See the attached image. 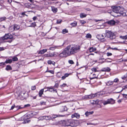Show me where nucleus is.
<instances>
[{
    "label": "nucleus",
    "instance_id": "obj_1",
    "mask_svg": "<svg viewBox=\"0 0 127 127\" xmlns=\"http://www.w3.org/2000/svg\"><path fill=\"white\" fill-rule=\"evenodd\" d=\"M80 48V46L78 45H69L59 54V56L61 57H64L70 56L79 51Z\"/></svg>",
    "mask_w": 127,
    "mask_h": 127
},
{
    "label": "nucleus",
    "instance_id": "obj_2",
    "mask_svg": "<svg viewBox=\"0 0 127 127\" xmlns=\"http://www.w3.org/2000/svg\"><path fill=\"white\" fill-rule=\"evenodd\" d=\"M112 11L115 13L118 14L116 17L127 16V11L124 10L121 11V8L120 6H113L111 7Z\"/></svg>",
    "mask_w": 127,
    "mask_h": 127
},
{
    "label": "nucleus",
    "instance_id": "obj_3",
    "mask_svg": "<svg viewBox=\"0 0 127 127\" xmlns=\"http://www.w3.org/2000/svg\"><path fill=\"white\" fill-rule=\"evenodd\" d=\"M75 122L74 120L72 119H67L63 120L62 124L64 126L73 127L75 126Z\"/></svg>",
    "mask_w": 127,
    "mask_h": 127
},
{
    "label": "nucleus",
    "instance_id": "obj_4",
    "mask_svg": "<svg viewBox=\"0 0 127 127\" xmlns=\"http://www.w3.org/2000/svg\"><path fill=\"white\" fill-rule=\"evenodd\" d=\"M105 35V37L109 38L111 39H115L116 37L115 32L108 30L106 31Z\"/></svg>",
    "mask_w": 127,
    "mask_h": 127
},
{
    "label": "nucleus",
    "instance_id": "obj_5",
    "mask_svg": "<svg viewBox=\"0 0 127 127\" xmlns=\"http://www.w3.org/2000/svg\"><path fill=\"white\" fill-rule=\"evenodd\" d=\"M115 100L112 98L108 99L107 100L103 102V104L105 105L108 104H112L115 103Z\"/></svg>",
    "mask_w": 127,
    "mask_h": 127
},
{
    "label": "nucleus",
    "instance_id": "obj_6",
    "mask_svg": "<svg viewBox=\"0 0 127 127\" xmlns=\"http://www.w3.org/2000/svg\"><path fill=\"white\" fill-rule=\"evenodd\" d=\"M13 36L12 35L9 33L5 34V35L2 37V39L4 40L7 39H11L12 38Z\"/></svg>",
    "mask_w": 127,
    "mask_h": 127
},
{
    "label": "nucleus",
    "instance_id": "obj_7",
    "mask_svg": "<svg viewBox=\"0 0 127 127\" xmlns=\"http://www.w3.org/2000/svg\"><path fill=\"white\" fill-rule=\"evenodd\" d=\"M105 36L104 37L102 34H98L96 36V37L99 40H100V41L102 42L105 41L106 39L105 38Z\"/></svg>",
    "mask_w": 127,
    "mask_h": 127
},
{
    "label": "nucleus",
    "instance_id": "obj_8",
    "mask_svg": "<svg viewBox=\"0 0 127 127\" xmlns=\"http://www.w3.org/2000/svg\"><path fill=\"white\" fill-rule=\"evenodd\" d=\"M47 91H49L51 92L53 91L55 92L56 93H57V91L56 89H55L54 88V87L52 86L47 87Z\"/></svg>",
    "mask_w": 127,
    "mask_h": 127
},
{
    "label": "nucleus",
    "instance_id": "obj_9",
    "mask_svg": "<svg viewBox=\"0 0 127 127\" xmlns=\"http://www.w3.org/2000/svg\"><path fill=\"white\" fill-rule=\"evenodd\" d=\"M64 115L53 114L51 116V120L52 121H53L54 120V119L56 117H64Z\"/></svg>",
    "mask_w": 127,
    "mask_h": 127
},
{
    "label": "nucleus",
    "instance_id": "obj_10",
    "mask_svg": "<svg viewBox=\"0 0 127 127\" xmlns=\"http://www.w3.org/2000/svg\"><path fill=\"white\" fill-rule=\"evenodd\" d=\"M71 117L72 118H76L77 119H78L80 117V115L78 113H75L72 114Z\"/></svg>",
    "mask_w": 127,
    "mask_h": 127
},
{
    "label": "nucleus",
    "instance_id": "obj_11",
    "mask_svg": "<svg viewBox=\"0 0 127 127\" xmlns=\"http://www.w3.org/2000/svg\"><path fill=\"white\" fill-rule=\"evenodd\" d=\"M95 97H96L95 94H92L88 95H86L85 96V98L86 99L87 98L90 99L92 98Z\"/></svg>",
    "mask_w": 127,
    "mask_h": 127
},
{
    "label": "nucleus",
    "instance_id": "obj_12",
    "mask_svg": "<svg viewBox=\"0 0 127 127\" xmlns=\"http://www.w3.org/2000/svg\"><path fill=\"white\" fill-rule=\"evenodd\" d=\"M60 47V46H57L54 45L51 46L49 50H54L57 48H59V47Z\"/></svg>",
    "mask_w": 127,
    "mask_h": 127
},
{
    "label": "nucleus",
    "instance_id": "obj_13",
    "mask_svg": "<svg viewBox=\"0 0 127 127\" xmlns=\"http://www.w3.org/2000/svg\"><path fill=\"white\" fill-rule=\"evenodd\" d=\"M107 23L108 25L113 26L115 24L116 22L113 20H111L107 22Z\"/></svg>",
    "mask_w": 127,
    "mask_h": 127
},
{
    "label": "nucleus",
    "instance_id": "obj_14",
    "mask_svg": "<svg viewBox=\"0 0 127 127\" xmlns=\"http://www.w3.org/2000/svg\"><path fill=\"white\" fill-rule=\"evenodd\" d=\"M61 112H63L67 110V109L66 106H62L61 107L60 109Z\"/></svg>",
    "mask_w": 127,
    "mask_h": 127
},
{
    "label": "nucleus",
    "instance_id": "obj_15",
    "mask_svg": "<svg viewBox=\"0 0 127 127\" xmlns=\"http://www.w3.org/2000/svg\"><path fill=\"white\" fill-rule=\"evenodd\" d=\"M110 70L109 68L107 67L102 68L101 70L102 71L109 72Z\"/></svg>",
    "mask_w": 127,
    "mask_h": 127
},
{
    "label": "nucleus",
    "instance_id": "obj_16",
    "mask_svg": "<svg viewBox=\"0 0 127 127\" xmlns=\"http://www.w3.org/2000/svg\"><path fill=\"white\" fill-rule=\"evenodd\" d=\"M47 49H44L39 51L38 52L39 54H42L47 52Z\"/></svg>",
    "mask_w": 127,
    "mask_h": 127
},
{
    "label": "nucleus",
    "instance_id": "obj_17",
    "mask_svg": "<svg viewBox=\"0 0 127 127\" xmlns=\"http://www.w3.org/2000/svg\"><path fill=\"white\" fill-rule=\"evenodd\" d=\"M89 50L90 52H92L95 51L96 49L95 47H92L89 48Z\"/></svg>",
    "mask_w": 127,
    "mask_h": 127
},
{
    "label": "nucleus",
    "instance_id": "obj_18",
    "mask_svg": "<svg viewBox=\"0 0 127 127\" xmlns=\"http://www.w3.org/2000/svg\"><path fill=\"white\" fill-rule=\"evenodd\" d=\"M15 30L13 26H12L10 27L9 28V31L10 32H11Z\"/></svg>",
    "mask_w": 127,
    "mask_h": 127
},
{
    "label": "nucleus",
    "instance_id": "obj_19",
    "mask_svg": "<svg viewBox=\"0 0 127 127\" xmlns=\"http://www.w3.org/2000/svg\"><path fill=\"white\" fill-rule=\"evenodd\" d=\"M94 113V112L92 111L91 112L87 111L85 113V115L86 116H88L89 115L92 114Z\"/></svg>",
    "mask_w": 127,
    "mask_h": 127
},
{
    "label": "nucleus",
    "instance_id": "obj_20",
    "mask_svg": "<svg viewBox=\"0 0 127 127\" xmlns=\"http://www.w3.org/2000/svg\"><path fill=\"white\" fill-rule=\"evenodd\" d=\"M5 69L7 71H9L12 70V69L10 65H6Z\"/></svg>",
    "mask_w": 127,
    "mask_h": 127
},
{
    "label": "nucleus",
    "instance_id": "obj_21",
    "mask_svg": "<svg viewBox=\"0 0 127 127\" xmlns=\"http://www.w3.org/2000/svg\"><path fill=\"white\" fill-rule=\"evenodd\" d=\"M15 108L17 110L20 109H23V106L22 105H17L16 106Z\"/></svg>",
    "mask_w": 127,
    "mask_h": 127
},
{
    "label": "nucleus",
    "instance_id": "obj_22",
    "mask_svg": "<svg viewBox=\"0 0 127 127\" xmlns=\"http://www.w3.org/2000/svg\"><path fill=\"white\" fill-rule=\"evenodd\" d=\"M44 119L46 120H51V116H43Z\"/></svg>",
    "mask_w": 127,
    "mask_h": 127
},
{
    "label": "nucleus",
    "instance_id": "obj_23",
    "mask_svg": "<svg viewBox=\"0 0 127 127\" xmlns=\"http://www.w3.org/2000/svg\"><path fill=\"white\" fill-rule=\"evenodd\" d=\"M15 30H17L19 29L20 28V26L17 24H15L13 26Z\"/></svg>",
    "mask_w": 127,
    "mask_h": 127
},
{
    "label": "nucleus",
    "instance_id": "obj_24",
    "mask_svg": "<svg viewBox=\"0 0 127 127\" xmlns=\"http://www.w3.org/2000/svg\"><path fill=\"white\" fill-rule=\"evenodd\" d=\"M47 63L48 64H52L53 65H55V63L54 61H52L51 60H49L48 61Z\"/></svg>",
    "mask_w": 127,
    "mask_h": 127
},
{
    "label": "nucleus",
    "instance_id": "obj_25",
    "mask_svg": "<svg viewBox=\"0 0 127 127\" xmlns=\"http://www.w3.org/2000/svg\"><path fill=\"white\" fill-rule=\"evenodd\" d=\"M52 10L54 13L56 12L58 10L54 6H51Z\"/></svg>",
    "mask_w": 127,
    "mask_h": 127
},
{
    "label": "nucleus",
    "instance_id": "obj_26",
    "mask_svg": "<svg viewBox=\"0 0 127 127\" xmlns=\"http://www.w3.org/2000/svg\"><path fill=\"white\" fill-rule=\"evenodd\" d=\"M44 91V89H41L39 92V95L40 97H41L43 94Z\"/></svg>",
    "mask_w": 127,
    "mask_h": 127
},
{
    "label": "nucleus",
    "instance_id": "obj_27",
    "mask_svg": "<svg viewBox=\"0 0 127 127\" xmlns=\"http://www.w3.org/2000/svg\"><path fill=\"white\" fill-rule=\"evenodd\" d=\"M120 38L124 40L127 39V34L124 36L121 35L120 36Z\"/></svg>",
    "mask_w": 127,
    "mask_h": 127
},
{
    "label": "nucleus",
    "instance_id": "obj_28",
    "mask_svg": "<svg viewBox=\"0 0 127 127\" xmlns=\"http://www.w3.org/2000/svg\"><path fill=\"white\" fill-rule=\"evenodd\" d=\"M113 83V82L112 81H109L106 83V85L107 86H110L112 85Z\"/></svg>",
    "mask_w": 127,
    "mask_h": 127
},
{
    "label": "nucleus",
    "instance_id": "obj_29",
    "mask_svg": "<svg viewBox=\"0 0 127 127\" xmlns=\"http://www.w3.org/2000/svg\"><path fill=\"white\" fill-rule=\"evenodd\" d=\"M12 62V60L11 59H8L7 60H6L4 62L6 63H11Z\"/></svg>",
    "mask_w": 127,
    "mask_h": 127
},
{
    "label": "nucleus",
    "instance_id": "obj_30",
    "mask_svg": "<svg viewBox=\"0 0 127 127\" xmlns=\"http://www.w3.org/2000/svg\"><path fill=\"white\" fill-rule=\"evenodd\" d=\"M77 22L76 21H74L70 24V25L73 27L76 26L77 25Z\"/></svg>",
    "mask_w": 127,
    "mask_h": 127
},
{
    "label": "nucleus",
    "instance_id": "obj_31",
    "mask_svg": "<svg viewBox=\"0 0 127 127\" xmlns=\"http://www.w3.org/2000/svg\"><path fill=\"white\" fill-rule=\"evenodd\" d=\"M68 30L66 29H63L62 32V33L63 34H65V33H68Z\"/></svg>",
    "mask_w": 127,
    "mask_h": 127
},
{
    "label": "nucleus",
    "instance_id": "obj_32",
    "mask_svg": "<svg viewBox=\"0 0 127 127\" xmlns=\"http://www.w3.org/2000/svg\"><path fill=\"white\" fill-rule=\"evenodd\" d=\"M45 57H52V53H50L48 54H45Z\"/></svg>",
    "mask_w": 127,
    "mask_h": 127
},
{
    "label": "nucleus",
    "instance_id": "obj_33",
    "mask_svg": "<svg viewBox=\"0 0 127 127\" xmlns=\"http://www.w3.org/2000/svg\"><path fill=\"white\" fill-rule=\"evenodd\" d=\"M52 57H55L57 56L58 55V54L56 52H54L53 53H52Z\"/></svg>",
    "mask_w": 127,
    "mask_h": 127
},
{
    "label": "nucleus",
    "instance_id": "obj_34",
    "mask_svg": "<svg viewBox=\"0 0 127 127\" xmlns=\"http://www.w3.org/2000/svg\"><path fill=\"white\" fill-rule=\"evenodd\" d=\"M52 57H55L57 56L58 55V54L56 52H54L53 53H52Z\"/></svg>",
    "mask_w": 127,
    "mask_h": 127
},
{
    "label": "nucleus",
    "instance_id": "obj_35",
    "mask_svg": "<svg viewBox=\"0 0 127 127\" xmlns=\"http://www.w3.org/2000/svg\"><path fill=\"white\" fill-rule=\"evenodd\" d=\"M86 15L84 13H81L80 14V16L81 18H83L86 17Z\"/></svg>",
    "mask_w": 127,
    "mask_h": 127
},
{
    "label": "nucleus",
    "instance_id": "obj_36",
    "mask_svg": "<svg viewBox=\"0 0 127 127\" xmlns=\"http://www.w3.org/2000/svg\"><path fill=\"white\" fill-rule=\"evenodd\" d=\"M36 26V24H35V22H34L31 23V25L29 26V27H34Z\"/></svg>",
    "mask_w": 127,
    "mask_h": 127
},
{
    "label": "nucleus",
    "instance_id": "obj_37",
    "mask_svg": "<svg viewBox=\"0 0 127 127\" xmlns=\"http://www.w3.org/2000/svg\"><path fill=\"white\" fill-rule=\"evenodd\" d=\"M36 113L35 112H33L31 113L29 115L30 117H32L34 116V115H36Z\"/></svg>",
    "mask_w": 127,
    "mask_h": 127
},
{
    "label": "nucleus",
    "instance_id": "obj_38",
    "mask_svg": "<svg viewBox=\"0 0 127 127\" xmlns=\"http://www.w3.org/2000/svg\"><path fill=\"white\" fill-rule=\"evenodd\" d=\"M86 37L87 38H91L92 37V36L90 33H88L86 34Z\"/></svg>",
    "mask_w": 127,
    "mask_h": 127
},
{
    "label": "nucleus",
    "instance_id": "obj_39",
    "mask_svg": "<svg viewBox=\"0 0 127 127\" xmlns=\"http://www.w3.org/2000/svg\"><path fill=\"white\" fill-rule=\"evenodd\" d=\"M96 97H98L99 96H101L100 93V92H97V93H96L95 94Z\"/></svg>",
    "mask_w": 127,
    "mask_h": 127
},
{
    "label": "nucleus",
    "instance_id": "obj_40",
    "mask_svg": "<svg viewBox=\"0 0 127 127\" xmlns=\"http://www.w3.org/2000/svg\"><path fill=\"white\" fill-rule=\"evenodd\" d=\"M18 60L17 58L16 57H14L12 58V61H17Z\"/></svg>",
    "mask_w": 127,
    "mask_h": 127
},
{
    "label": "nucleus",
    "instance_id": "obj_41",
    "mask_svg": "<svg viewBox=\"0 0 127 127\" xmlns=\"http://www.w3.org/2000/svg\"><path fill=\"white\" fill-rule=\"evenodd\" d=\"M57 76L59 78H60L61 76V73L60 72H58L57 73Z\"/></svg>",
    "mask_w": 127,
    "mask_h": 127
},
{
    "label": "nucleus",
    "instance_id": "obj_42",
    "mask_svg": "<svg viewBox=\"0 0 127 127\" xmlns=\"http://www.w3.org/2000/svg\"><path fill=\"white\" fill-rule=\"evenodd\" d=\"M127 77V75L126 74L124 75V76H122L121 78L122 79L124 80Z\"/></svg>",
    "mask_w": 127,
    "mask_h": 127
},
{
    "label": "nucleus",
    "instance_id": "obj_43",
    "mask_svg": "<svg viewBox=\"0 0 127 127\" xmlns=\"http://www.w3.org/2000/svg\"><path fill=\"white\" fill-rule=\"evenodd\" d=\"M6 19V17H5L0 18V21H4Z\"/></svg>",
    "mask_w": 127,
    "mask_h": 127
},
{
    "label": "nucleus",
    "instance_id": "obj_44",
    "mask_svg": "<svg viewBox=\"0 0 127 127\" xmlns=\"http://www.w3.org/2000/svg\"><path fill=\"white\" fill-rule=\"evenodd\" d=\"M30 106V105L29 104L25 105L24 106H23V108H25L26 107H29Z\"/></svg>",
    "mask_w": 127,
    "mask_h": 127
},
{
    "label": "nucleus",
    "instance_id": "obj_45",
    "mask_svg": "<svg viewBox=\"0 0 127 127\" xmlns=\"http://www.w3.org/2000/svg\"><path fill=\"white\" fill-rule=\"evenodd\" d=\"M123 89L120 92H119L118 93H119L121 92H122L123 90H124L126 88H127V85H126V86H124L123 87Z\"/></svg>",
    "mask_w": 127,
    "mask_h": 127
},
{
    "label": "nucleus",
    "instance_id": "obj_46",
    "mask_svg": "<svg viewBox=\"0 0 127 127\" xmlns=\"http://www.w3.org/2000/svg\"><path fill=\"white\" fill-rule=\"evenodd\" d=\"M59 85V83H55V85L54 86V87L55 88H57L58 87Z\"/></svg>",
    "mask_w": 127,
    "mask_h": 127
},
{
    "label": "nucleus",
    "instance_id": "obj_47",
    "mask_svg": "<svg viewBox=\"0 0 127 127\" xmlns=\"http://www.w3.org/2000/svg\"><path fill=\"white\" fill-rule=\"evenodd\" d=\"M16 106L14 104H13V105L11 106V109H10V110H13L14 108H15Z\"/></svg>",
    "mask_w": 127,
    "mask_h": 127
},
{
    "label": "nucleus",
    "instance_id": "obj_48",
    "mask_svg": "<svg viewBox=\"0 0 127 127\" xmlns=\"http://www.w3.org/2000/svg\"><path fill=\"white\" fill-rule=\"evenodd\" d=\"M92 70L93 72H96L97 71L96 68L94 67L92 69Z\"/></svg>",
    "mask_w": 127,
    "mask_h": 127
},
{
    "label": "nucleus",
    "instance_id": "obj_49",
    "mask_svg": "<svg viewBox=\"0 0 127 127\" xmlns=\"http://www.w3.org/2000/svg\"><path fill=\"white\" fill-rule=\"evenodd\" d=\"M31 90H34L35 89L36 86H32L31 87Z\"/></svg>",
    "mask_w": 127,
    "mask_h": 127
},
{
    "label": "nucleus",
    "instance_id": "obj_50",
    "mask_svg": "<svg viewBox=\"0 0 127 127\" xmlns=\"http://www.w3.org/2000/svg\"><path fill=\"white\" fill-rule=\"evenodd\" d=\"M40 105H45V104L46 103L44 101H42L40 102Z\"/></svg>",
    "mask_w": 127,
    "mask_h": 127
},
{
    "label": "nucleus",
    "instance_id": "obj_51",
    "mask_svg": "<svg viewBox=\"0 0 127 127\" xmlns=\"http://www.w3.org/2000/svg\"><path fill=\"white\" fill-rule=\"evenodd\" d=\"M68 63H69L71 64H73L74 63L73 61L71 60H69L68 61Z\"/></svg>",
    "mask_w": 127,
    "mask_h": 127
},
{
    "label": "nucleus",
    "instance_id": "obj_52",
    "mask_svg": "<svg viewBox=\"0 0 127 127\" xmlns=\"http://www.w3.org/2000/svg\"><path fill=\"white\" fill-rule=\"evenodd\" d=\"M50 72L52 74H53L54 73V72L53 71V70H49L48 71H46V72Z\"/></svg>",
    "mask_w": 127,
    "mask_h": 127
},
{
    "label": "nucleus",
    "instance_id": "obj_53",
    "mask_svg": "<svg viewBox=\"0 0 127 127\" xmlns=\"http://www.w3.org/2000/svg\"><path fill=\"white\" fill-rule=\"evenodd\" d=\"M119 81L118 79L117 78H116L114 80L113 82H118Z\"/></svg>",
    "mask_w": 127,
    "mask_h": 127
},
{
    "label": "nucleus",
    "instance_id": "obj_54",
    "mask_svg": "<svg viewBox=\"0 0 127 127\" xmlns=\"http://www.w3.org/2000/svg\"><path fill=\"white\" fill-rule=\"evenodd\" d=\"M122 95L124 97L126 98V99H127V94H122Z\"/></svg>",
    "mask_w": 127,
    "mask_h": 127
},
{
    "label": "nucleus",
    "instance_id": "obj_55",
    "mask_svg": "<svg viewBox=\"0 0 127 127\" xmlns=\"http://www.w3.org/2000/svg\"><path fill=\"white\" fill-rule=\"evenodd\" d=\"M80 23L82 24H83L86 23V22L84 20L80 21Z\"/></svg>",
    "mask_w": 127,
    "mask_h": 127
},
{
    "label": "nucleus",
    "instance_id": "obj_56",
    "mask_svg": "<svg viewBox=\"0 0 127 127\" xmlns=\"http://www.w3.org/2000/svg\"><path fill=\"white\" fill-rule=\"evenodd\" d=\"M5 49V47H0V51L4 50Z\"/></svg>",
    "mask_w": 127,
    "mask_h": 127
},
{
    "label": "nucleus",
    "instance_id": "obj_57",
    "mask_svg": "<svg viewBox=\"0 0 127 127\" xmlns=\"http://www.w3.org/2000/svg\"><path fill=\"white\" fill-rule=\"evenodd\" d=\"M5 64V63L4 62H1L0 63V66H3Z\"/></svg>",
    "mask_w": 127,
    "mask_h": 127
},
{
    "label": "nucleus",
    "instance_id": "obj_58",
    "mask_svg": "<svg viewBox=\"0 0 127 127\" xmlns=\"http://www.w3.org/2000/svg\"><path fill=\"white\" fill-rule=\"evenodd\" d=\"M67 84H66L65 83H64L63 84H62V85H61L60 86L61 87H65L66 86Z\"/></svg>",
    "mask_w": 127,
    "mask_h": 127
},
{
    "label": "nucleus",
    "instance_id": "obj_59",
    "mask_svg": "<svg viewBox=\"0 0 127 127\" xmlns=\"http://www.w3.org/2000/svg\"><path fill=\"white\" fill-rule=\"evenodd\" d=\"M62 21V20H57V23L58 24H60L61 23V22Z\"/></svg>",
    "mask_w": 127,
    "mask_h": 127
},
{
    "label": "nucleus",
    "instance_id": "obj_60",
    "mask_svg": "<svg viewBox=\"0 0 127 127\" xmlns=\"http://www.w3.org/2000/svg\"><path fill=\"white\" fill-rule=\"evenodd\" d=\"M107 56H111L112 55V54L111 53L107 52L106 53Z\"/></svg>",
    "mask_w": 127,
    "mask_h": 127
},
{
    "label": "nucleus",
    "instance_id": "obj_61",
    "mask_svg": "<svg viewBox=\"0 0 127 127\" xmlns=\"http://www.w3.org/2000/svg\"><path fill=\"white\" fill-rule=\"evenodd\" d=\"M110 48L111 49H112L113 50H118V49L116 48H112L110 47Z\"/></svg>",
    "mask_w": 127,
    "mask_h": 127
},
{
    "label": "nucleus",
    "instance_id": "obj_62",
    "mask_svg": "<svg viewBox=\"0 0 127 127\" xmlns=\"http://www.w3.org/2000/svg\"><path fill=\"white\" fill-rule=\"evenodd\" d=\"M45 2V3H44V4L46 5H48L49 3V2L47 1H44Z\"/></svg>",
    "mask_w": 127,
    "mask_h": 127
},
{
    "label": "nucleus",
    "instance_id": "obj_63",
    "mask_svg": "<svg viewBox=\"0 0 127 127\" xmlns=\"http://www.w3.org/2000/svg\"><path fill=\"white\" fill-rule=\"evenodd\" d=\"M69 74H68L67 73H66L64 75L65 77H67L69 75Z\"/></svg>",
    "mask_w": 127,
    "mask_h": 127
},
{
    "label": "nucleus",
    "instance_id": "obj_64",
    "mask_svg": "<svg viewBox=\"0 0 127 127\" xmlns=\"http://www.w3.org/2000/svg\"><path fill=\"white\" fill-rule=\"evenodd\" d=\"M123 99H120L118 100V103H120L122 101Z\"/></svg>",
    "mask_w": 127,
    "mask_h": 127
}]
</instances>
